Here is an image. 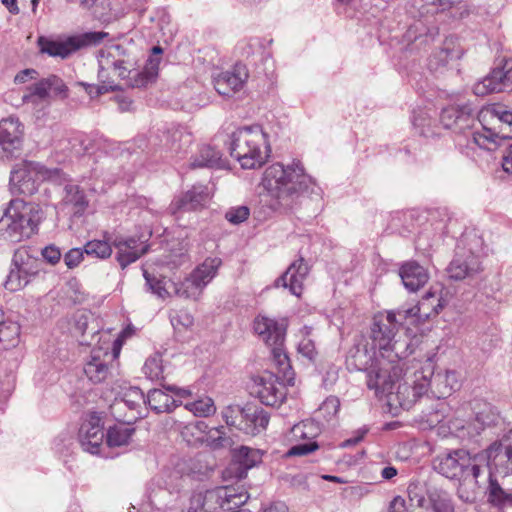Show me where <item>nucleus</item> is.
Instances as JSON below:
<instances>
[{"label":"nucleus","instance_id":"obj_1","mask_svg":"<svg viewBox=\"0 0 512 512\" xmlns=\"http://www.w3.org/2000/svg\"><path fill=\"white\" fill-rule=\"evenodd\" d=\"M443 306L437 293L430 290L417 305L383 310L373 315L368 335L362 336L349 352L351 364L357 370L365 371L369 390H375L377 394L386 392L391 386L388 371H396V364L413 353L412 340L403 332L406 325L438 314Z\"/></svg>","mask_w":512,"mask_h":512},{"label":"nucleus","instance_id":"obj_2","mask_svg":"<svg viewBox=\"0 0 512 512\" xmlns=\"http://www.w3.org/2000/svg\"><path fill=\"white\" fill-rule=\"evenodd\" d=\"M259 186L263 190L260 194L263 206L279 214L295 209L302 196L321 198L323 194L317 180L306 172L303 163L297 159L266 167Z\"/></svg>","mask_w":512,"mask_h":512},{"label":"nucleus","instance_id":"obj_3","mask_svg":"<svg viewBox=\"0 0 512 512\" xmlns=\"http://www.w3.org/2000/svg\"><path fill=\"white\" fill-rule=\"evenodd\" d=\"M162 52L160 46H154L140 71L135 68V58L122 45L115 44L102 48L98 53L99 78L104 80L117 77L125 80L129 87H146L154 83L158 77Z\"/></svg>","mask_w":512,"mask_h":512},{"label":"nucleus","instance_id":"obj_4","mask_svg":"<svg viewBox=\"0 0 512 512\" xmlns=\"http://www.w3.org/2000/svg\"><path fill=\"white\" fill-rule=\"evenodd\" d=\"M396 371L389 370L391 386L386 392L374 394L377 398H387L389 405H398L403 409H410L419 399L429 395L427 377L433 375V361L427 359L424 364L413 361L411 366L404 370L405 362L397 363Z\"/></svg>","mask_w":512,"mask_h":512},{"label":"nucleus","instance_id":"obj_5","mask_svg":"<svg viewBox=\"0 0 512 512\" xmlns=\"http://www.w3.org/2000/svg\"><path fill=\"white\" fill-rule=\"evenodd\" d=\"M222 265L219 257H208L182 281L173 282L165 277L156 276L143 268V276L148 290L161 299L174 295L198 300L207 285L215 278L218 269Z\"/></svg>","mask_w":512,"mask_h":512},{"label":"nucleus","instance_id":"obj_6","mask_svg":"<svg viewBox=\"0 0 512 512\" xmlns=\"http://www.w3.org/2000/svg\"><path fill=\"white\" fill-rule=\"evenodd\" d=\"M481 130H475L468 136V149L478 147L494 151L504 139L512 138V110L494 104L481 109L478 113Z\"/></svg>","mask_w":512,"mask_h":512},{"label":"nucleus","instance_id":"obj_7","mask_svg":"<svg viewBox=\"0 0 512 512\" xmlns=\"http://www.w3.org/2000/svg\"><path fill=\"white\" fill-rule=\"evenodd\" d=\"M228 150L243 169H256L270 156L269 135L259 124L239 127L230 136Z\"/></svg>","mask_w":512,"mask_h":512},{"label":"nucleus","instance_id":"obj_8","mask_svg":"<svg viewBox=\"0 0 512 512\" xmlns=\"http://www.w3.org/2000/svg\"><path fill=\"white\" fill-rule=\"evenodd\" d=\"M41 220L38 207L21 199H12L0 218V240L11 243L30 238Z\"/></svg>","mask_w":512,"mask_h":512},{"label":"nucleus","instance_id":"obj_9","mask_svg":"<svg viewBox=\"0 0 512 512\" xmlns=\"http://www.w3.org/2000/svg\"><path fill=\"white\" fill-rule=\"evenodd\" d=\"M248 498L246 491L236 487H217L193 493L181 512H250L242 508Z\"/></svg>","mask_w":512,"mask_h":512},{"label":"nucleus","instance_id":"obj_10","mask_svg":"<svg viewBox=\"0 0 512 512\" xmlns=\"http://www.w3.org/2000/svg\"><path fill=\"white\" fill-rule=\"evenodd\" d=\"M481 460L483 458L479 457L478 453L472 455L462 449L453 450L436 456L433 468L448 479L478 484L482 476Z\"/></svg>","mask_w":512,"mask_h":512},{"label":"nucleus","instance_id":"obj_11","mask_svg":"<svg viewBox=\"0 0 512 512\" xmlns=\"http://www.w3.org/2000/svg\"><path fill=\"white\" fill-rule=\"evenodd\" d=\"M63 173L59 168H47L39 162L22 161L10 173V185L18 193L33 195L44 181L60 183Z\"/></svg>","mask_w":512,"mask_h":512},{"label":"nucleus","instance_id":"obj_12","mask_svg":"<svg viewBox=\"0 0 512 512\" xmlns=\"http://www.w3.org/2000/svg\"><path fill=\"white\" fill-rule=\"evenodd\" d=\"M40 270L41 260L37 251L28 246H21L14 252L4 286L11 292L19 291L32 282Z\"/></svg>","mask_w":512,"mask_h":512},{"label":"nucleus","instance_id":"obj_13","mask_svg":"<svg viewBox=\"0 0 512 512\" xmlns=\"http://www.w3.org/2000/svg\"><path fill=\"white\" fill-rule=\"evenodd\" d=\"M222 418L229 427H234L245 434L255 436L263 432L269 423V414L261 407L230 405L222 410Z\"/></svg>","mask_w":512,"mask_h":512},{"label":"nucleus","instance_id":"obj_14","mask_svg":"<svg viewBox=\"0 0 512 512\" xmlns=\"http://www.w3.org/2000/svg\"><path fill=\"white\" fill-rule=\"evenodd\" d=\"M120 349V339H116L112 344L96 347L91 350L89 359L84 365V373L91 382H104L113 374V371L116 369Z\"/></svg>","mask_w":512,"mask_h":512},{"label":"nucleus","instance_id":"obj_15","mask_svg":"<svg viewBox=\"0 0 512 512\" xmlns=\"http://www.w3.org/2000/svg\"><path fill=\"white\" fill-rule=\"evenodd\" d=\"M107 36L108 33L102 31L87 32L81 35L60 37L57 39L42 36L38 39V46L42 53H46L51 57L66 59L82 47L100 43Z\"/></svg>","mask_w":512,"mask_h":512},{"label":"nucleus","instance_id":"obj_16","mask_svg":"<svg viewBox=\"0 0 512 512\" xmlns=\"http://www.w3.org/2000/svg\"><path fill=\"white\" fill-rule=\"evenodd\" d=\"M468 237L464 236L456 247V252L446 272L450 279L468 280L477 283L483 271L480 256L472 248L466 249Z\"/></svg>","mask_w":512,"mask_h":512},{"label":"nucleus","instance_id":"obj_17","mask_svg":"<svg viewBox=\"0 0 512 512\" xmlns=\"http://www.w3.org/2000/svg\"><path fill=\"white\" fill-rule=\"evenodd\" d=\"M478 454L483 458L480 462L482 475L490 471L505 476L512 474V429L502 440Z\"/></svg>","mask_w":512,"mask_h":512},{"label":"nucleus","instance_id":"obj_18","mask_svg":"<svg viewBox=\"0 0 512 512\" xmlns=\"http://www.w3.org/2000/svg\"><path fill=\"white\" fill-rule=\"evenodd\" d=\"M322 429L314 420H305L291 428L290 439L295 443L287 451V456H306L319 449L317 438Z\"/></svg>","mask_w":512,"mask_h":512},{"label":"nucleus","instance_id":"obj_19","mask_svg":"<svg viewBox=\"0 0 512 512\" xmlns=\"http://www.w3.org/2000/svg\"><path fill=\"white\" fill-rule=\"evenodd\" d=\"M503 91H512V59L498 60L492 71L473 86L477 96Z\"/></svg>","mask_w":512,"mask_h":512},{"label":"nucleus","instance_id":"obj_20","mask_svg":"<svg viewBox=\"0 0 512 512\" xmlns=\"http://www.w3.org/2000/svg\"><path fill=\"white\" fill-rule=\"evenodd\" d=\"M181 436L189 445L206 442L212 449L231 445L230 438L225 436L223 426L209 429L204 421H195L185 425L181 431Z\"/></svg>","mask_w":512,"mask_h":512},{"label":"nucleus","instance_id":"obj_21","mask_svg":"<svg viewBox=\"0 0 512 512\" xmlns=\"http://www.w3.org/2000/svg\"><path fill=\"white\" fill-rule=\"evenodd\" d=\"M104 438L105 433L101 418L96 413L90 414L81 424L78 433V440L82 449L92 455L109 457L105 453Z\"/></svg>","mask_w":512,"mask_h":512},{"label":"nucleus","instance_id":"obj_22","mask_svg":"<svg viewBox=\"0 0 512 512\" xmlns=\"http://www.w3.org/2000/svg\"><path fill=\"white\" fill-rule=\"evenodd\" d=\"M254 393L266 406H279L286 398V386L279 376L264 373L255 380Z\"/></svg>","mask_w":512,"mask_h":512},{"label":"nucleus","instance_id":"obj_23","mask_svg":"<svg viewBox=\"0 0 512 512\" xmlns=\"http://www.w3.org/2000/svg\"><path fill=\"white\" fill-rule=\"evenodd\" d=\"M440 123L445 129H451L456 133H464L473 127V110L467 104L447 106L441 111Z\"/></svg>","mask_w":512,"mask_h":512},{"label":"nucleus","instance_id":"obj_24","mask_svg":"<svg viewBox=\"0 0 512 512\" xmlns=\"http://www.w3.org/2000/svg\"><path fill=\"white\" fill-rule=\"evenodd\" d=\"M248 77L247 67L242 63H236L231 70L217 74L214 77L213 83L220 95L230 96L242 89Z\"/></svg>","mask_w":512,"mask_h":512},{"label":"nucleus","instance_id":"obj_25","mask_svg":"<svg viewBox=\"0 0 512 512\" xmlns=\"http://www.w3.org/2000/svg\"><path fill=\"white\" fill-rule=\"evenodd\" d=\"M22 125L17 118L9 117L0 122V156L11 157L22 146Z\"/></svg>","mask_w":512,"mask_h":512},{"label":"nucleus","instance_id":"obj_26","mask_svg":"<svg viewBox=\"0 0 512 512\" xmlns=\"http://www.w3.org/2000/svg\"><path fill=\"white\" fill-rule=\"evenodd\" d=\"M411 9L412 10L410 12L413 14V16H419V18L414 19V21L409 25L404 34V40L409 44L418 42L417 46L426 45L438 34V28L428 19L434 14H426L424 16H420L417 9L413 8L412 6Z\"/></svg>","mask_w":512,"mask_h":512},{"label":"nucleus","instance_id":"obj_27","mask_svg":"<svg viewBox=\"0 0 512 512\" xmlns=\"http://www.w3.org/2000/svg\"><path fill=\"white\" fill-rule=\"evenodd\" d=\"M113 246L117 250L116 258L122 268L137 261L148 251V244L136 237L119 236L113 239Z\"/></svg>","mask_w":512,"mask_h":512},{"label":"nucleus","instance_id":"obj_28","mask_svg":"<svg viewBox=\"0 0 512 512\" xmlns=\"http://www.w3.org/2000/svg\"><path fill=\"white\" fill-rule=\"evenodd\" d=\"M287 325L265 315H258L253 322L255 333L269 346L283 344Z\"/></svg>","mask_w":512,"mask_h":512},{"label":"nucleus","instance_id":"obj_29","mask_svg":"<svg viewBox=\"0 0 512 512\" xmlns=\"http://www.w3.org/2000/svg\"><path fill=\"white\" fill-rule=\"evenodd\" d=\"M429 383V394L440 399L452 394L460 387L459 375L455 370L435 371L433 364V375L426 378Z\"/></svg>","mask_w":512,"mask_h":512},{"label":"nucleus","instance_id":"obj_30","mask_svg":"<svg viewBox=\"0 0 512 512\" xmlns=\"http://www.w3.org/2000/svg\"><path fill=\"white\" fill-rule=\"evenodd\" d=\"M210 199V192L205 185H194L190 190L174 199L170 205L173 214L180 210L193 211L204 207Z\"/></svg>","mask_w":512,"mask_h":512},{"label":"nucleus","instance_id":"obj_31","mask_svg":"<svg viewBox=\"0 0 512 512\" xmlns=\"http://www.w3.org/2000/svg\"><path fill=\"white\" fill-rule=\"evenodd\" d=\"M486 475L489 481L486 492L489 503L501 509L512 507V487L506 483L507 476L501 475V478L498 479L491 471Z\"/></svg>","mask_w":512,"mask_h":512},{"label":"nucleus","instance_id":"obj_32","mask_svg":"<svg viewBox=\"0 0 512 512\" xmlns=\"http://www.w3.org/2000/svg\"><path fill=\"white\" fill-rule=\"evenodd\" d=\"M308 272L309 268L307 263L303 258H300L288 267L286 272L276 281V284L277 286L282 285L288 288L293 295L300 296Z\"/></svg>","mask_w":512,"mask_h":512},{"label":"nucleus","instance_id":"obj_33","mask_svg":"<svg viewBox=\"0 0 512 512\" xmlns=\"http://www.w3.org/2000/svg\"><path fill=\"white\" fill-rule=\"evenodd\" d=\"M400 277L405 288L411 292L419 290L429 280L427 270L415 261H408L401 266Z\"/></svg>","mask_w":512,"mask_h":512},{"label":"nucleus","instance_id":"obj_34","mask_svg":"<svg viewBox=\"0 0 512 512\" xmlns=\"http://www.w3.org/2000/svg\"><path fill=\"white\" fill-rule=\"evenodd\" d=\"M435 111L427 108L413 110L412 125L416 133L425 138L439 135V126L436 124Z\"/></svg>","mask_w":512,"mask_h":512},{"label":"nucleus","instance_id":"obj_35","mask_svg":"<svg viewBox=\"0 0 512 512\" xmlns=\"http://www.w3.org/2000/svg\"><path fill=\"white\" fill-rule=\"evenodd\" d=\"M62 204L73 215L81 216L88 208L89 201L78 185L67 184L64 187Z\"/></svg>","mask_w":512,"mask_h":512},{"label":"nucleus","instance_id":"obj_36","mask_svg":"<svg viewBox=\"0 0 512 512\" xmlns=\"http://www.w3.org/2000/svg\"><path fill=\"white\" fill-rule=\"evenodd\" d=\"M193 168H218L223 169L228 166L227 160L223 158L222 153L211 145H202L198 153L191 162Z\"/></svg>","mask_w":512,"mask_h":512},{"label":"nucleus","instance_id":"obj_37","mask_svg":"<svg viewBox=\"0 0 512 512\" xmlns=\"http://www.w3.org/2000/svg\"><path fill=\"white\" fill-rule=\"evenodd\" d=\"M120 397V401L115 405L119 406L123 404L132 412L129 420H135L143 417L140 409L143 405H146V396L140 388L136 386L124 387Z\"/></svg>","mask_w":512,"mask_h":512},{"label":"nucleus","instance_id":"obj_38","mask_svg":"<svg viewBox=\"0 0 512 512\" xmlns=\"http://www.w3.org/2000/svg\"><path fill=\"white\" fill-rule=\"evenodd\" d=\"M146 405L156 413H170L175 409V400L169 391L164 389H152L146 396Z\"/></svg>","mask_w":512,"mask_h":512},{"label":"nucleus","instance_id":"obj_39","mask_svg":"<svg viewBox=\"0 0 512 512\" xmlns=\"http://www.w3.org/2000/svg\"><path fill=\"white\" fill-rule=\"evenodd\" d=\"M135 429L127 424H117L107 430L105 448H120L129 445Z\"/></svg>","mask_w":512,"mask_h":512},{"label":"nucleus","instance_id":"obj_40","mask_svg":"<svg viewBox=\"0 0 512 512\" xmlns=\"http://www.w3.org/2000/svg\"><path fill=\"white\" fill-rule=\"evenodd\" d=\"M142 371L150 380H163L170 373V366L163 355L156 352L146 359Z\"/></svg>","mask_w":512,"mask_h":512},{"label":"nucleus","instance_id":"obj_41","mask_svg":"<svg viewBox=\"0 0 512 512\" xmlns=\"http://www.w3.org/2000/svg\"><path fill=\"white\" fill-rule=\"evenodd\" d=\"M296 337L298 338V353L305 357L306 359H308L309 361H314L318 355V352L313 337V328L306 325L301 327Z\"/></svg>","mask_w":512,"mask_h":512},{"label":"nucleus","instance_id":"obj_42","mask_svg":"<svg viewBox=\"0 0 512 512\" xmlns=\"http://www.w3.org/2000/svg\"><path fill=\"white\" fill-rule=\"evenodd\" d=\"M461 0H412V7L419 11L420 16L443 12Z\"/></svg>","mask_w":512,"mask_h":512},{"label":"nucleus","instance_id":"obj_43","mask_svg":"<svg viewBox=\"0 0 512 512\" xmlns=\"http://www.w3.org/2000/svg\"><path fill=\"white\" fill-rule=\"evenodd\" d=\"M233 458L241 467L247 470L262 461V453L258 449L241 446L234 451Z\"/></svg>","mask_w":512,"mask_h":512},{"label":"nucleus","instance_id":"obj_44","mask_svg":"<svg viewBox=\"0 0 512 512\" xmlns=\"http://www.w3.org/2000/svg\"><path fill=\"white\" fill-rule=\"evenodd\" d=\"M192 143V135L184 127H177L169 132L167 145L175 153L185 150Z\"/></svg>","mask_w":512,"mask_h":512},{"label":"nucleus","instance_id":"obj_45","mask_svg":"<svg viewBox=\"0 0 512 512\" xmlns=\"http://www.w3.org/2000/svg\"><path fill=\"white\" fill-rule=\"evenodd\" d=\"M272 358L273 362L277 366V370L279 374H282V377L290 383L292 380V377L290 374L291 372V365L289 361V357L285 353L283 349V344L279 345H272Z\"/></svg>","mask_w":512,"mask_h":512},{"label":"nucleus","instance_id":"obj_46","mask_svg":"<svg viewBox=\"0 0 512 512\" xmlns=\"http://www.w3.org/2000/svg\"><path fill=\"white\" fill-rule=\"evenodd\" d=\"M184 407L196 417H209L216 412L213 399L207 396L192 402H187L184 404Z\"/></svg>","mask_w":512,"mask_h":512},{"label":"nucleus","instance_id":"obj_47","mask_svg":"<svg viewBox=\"0 0 512 512\" xmlns=\"http://www.w3.org/2000/svg\"><path fill=\"white\" fill-rule=\"evenodd\" d=\"M84 252L93 258L106 259L111 256L112 248L106 240H91L85 244Z\"/></svg>","mask_w":512,"mask_h":512},{"label":"nucleus","instance_id":"obj_48","mask_svg":"<svg viewBox=\"0 0 512 512\" xmlns=\"http://www.w3.org/2000/svg\"><path fill=\"white\" fill-rule=\"evenodd\" d=\"M71 152L76 155H90L92 139L84 134H75L67 139Z\"/></svg>","mask_w":512,"mask_h":512},{"label":"nucleus","instance_id":"obj_49","mask_svg":"<svg viewBox=\"0 0 512 512\" xmlns=\"http://www.w3.org/2000/svg\"><path fill=\"white\" fill-rule=\"evenodd\" d=\"M170 321L176 331L182 332L192 327L194 318L186 310H178L170 314Z\"/></svg>","mask_w":512,"mask_h":512},{"label":"nucleus","instance_id":"obj_50","mask_svg":"<svg viewBox=\"0 0 512 512\" xmlns=\"http://www.w3.org/2000/svg\"><path fill=\"white\" fill-rule=\"evenodd\" d=\"M340 409V401L335 396H330L324 400L318 409L319 416L326 421H331L336 417Z\"/></svg>","mask_w":512,"mask_h":512},{"label":"nucleus","instance_id":"obj_51","mask_svg":"<svg viewBox=\"0 0 512 512\" xmlns=\"http://www.w3.org/2000/svg\"><path fill=\"white\" fill-rule=\"evenodd\" d=\"M20 333V327L13 322H0V342L14 344Z\"/></svg>","mask_w":512,"mask_h":512},{"label":"nucleus","instance_id":"obj_52","mask_svg":"<svg viewBox=\"0 0 512 512\" xmlns=\"http://www.w3.org/2000/svg\"><path fill=\"white\" fill-rule=\"evenodd\" d=\"M453 57L454 52L450 48H441L430 57L428 66L430 70H438L440 67L445 66Z\"/></svg>","mask_w":512,"mask_h":512},{"label":"nucleus","instance_id":"obj_53","mask_svg":"<svg viewBox=\"0 0 512 512\" xmlns=\"http://www.w3.org/2000/svg\"><path fill=\"white\" fill-rule=\"evenodd\" d=\"M250 215V210L247 206H237L230 208L226 214L225 218L228 222L232 224H240L248 219Z\"/></svg>","mask_w":512,"mask_h":512},{"label":"nucleus","instance_id":"obj_54","mask_svg":"<svg viewBox=\"0 0 512 512\" xmlns=\"http://www.w3.org/2000/svg\"><path fill=\"white\" fill-rule=\"evenodd\" d=\"M89 315L86 312H78L74 315L73 333L85 337L89 329Z\"/></svg>","mask_w":512,"mask_h":512},{"label":"nucleus","instance_id":"obj_55","mask_svg":"<svg viewBox=\"0 0 512 512\" xmlns=\"http://www.w3.org/2000/svg\"><path fill=\"white\" fill-rule=\"evenodd\" d=\"M489 413L485 414L484 411L477 412L474 431L476 434L480 433V430H483L485 426H490L495 423L497 416L491 411L489 408Z\"/></svg>","mask_w":512,"mask_h":512},{"label":"nucleus","instance_id":"obj_56","mask_svg":"<svg viewBox=\"0 0 512 512\" xmlns=\"http://www.w3.org/2000/svg\"><path fill=\"white\" fill-rule=\"evenodd\" d=\"M56 81V76L39 81L31 87V95L38 96L39 98H45L48 95L49 89Z\"/></svg>","mask_w":512,"mask_h":512},{"label":"nucleus","instance_id":"obj_57","mask_svg":"<svg viewBox=\"0 0 512 512\" xmlns=\"http://www.w3.org/2000/svg\"><path fill=\"white\" fill-rule=\"evenodd\" d=\"M84 249L72 248L64 254V262L69 269L77 267L84 259Z\"/></svg>","mask_w":512,"mask_h":512},{"label":"nucleus","instance_id":"obj_58","mask_svg":"<svg viewBox=\"0 0 512 512\" xmlns=\"http://www.w3.org/2000/svg\"><path fill=\"white\" fill-rule=\"evenodd\" d=\"M166 390L172 395V399L175 400V408L183 404L184 399H188L192 396V391L187 388H180L175 385L166 386Z\"/></svg>","mask_w":512,"mask_h":512},{"label":"nucleus","instance_id":"obj_59","mask_svg":"<svg viewBox=\"0 0 512 512\" xmlns=\"http://www.w3.org/2000/svg\"><path fill=\"white\" fill-rule=\"evenodd\" d=\"M42 257L50 264H57L62 256V253L55 245H48L41 250Z\"/></svg>","mask_w":512,"mask_h":512},{"label":"nucleus","instance_id":"obj_60","mask_svg":"<svg viewBox=\"0 0 512 512\" xmlns=\"http://www.w3.org/2000/svg\"><path fill=\"white\" fill-rule=\"evenodd\" d=\"M424 484L419 480L411 481L408 486V494L411 500H416L419 505L423 504L424 496L423 492Z\"/></svg>","mask_w":512,"mask_h":512},{"label":"nucleus","instance_id":"obj_61","mask_svg":"<svg viewBox=\"0 0 512 512\" xmlns=\"http://www.w3.org/2000/svg\"><path fill=\"white\" fill-rule=\"evenodd\" d=\"M399 154L401 160L407 163L420 160L415 147L412 150L409 146H405L403 149H400Z\"/></svg>","mask_w":512,"mask_h":512},{"label":"nucleus","instance_id":"obj_62","mask_svg":"<svg viewBox=\"0 0 512 512\" xmlns=\"http://www.w3.org/2000/svg\"><path fill=\"white\" fill-rule=\"evenodd\" d=\"M502 168L506 173L512 174V144L503 153Z\"/></svg>","mask_w":512,"mask_h":512},{"label":"nucleus","instance_id":"obj_63","mask_svg":"<svg viewBox=\"0 0 512 512\" xmlns=\"http://www.w3.org/2000/svg\"><path fill=\"white\" fill-rule=\"evenodd\" d=\"M388 512H406L405 500L400 496L395 497L390 503Z\"/></svg>","mask_w":512,"mask_h":512},{"label":"nucleus","instance_id":"obj_64","mask_svg":"<svg viewBox=\"0 0 512 512\" xmlns=\"http://www.w3.org/2000/svg\"><path fill=\"white\" fill-rule=\"evenodd\" d=\"M36 74L34 69H25L15 76L14 81L19 84L25 83L28 78L33 79Z\"/></svg>","mask_w":512,"mask_h":512}]
</instances>
